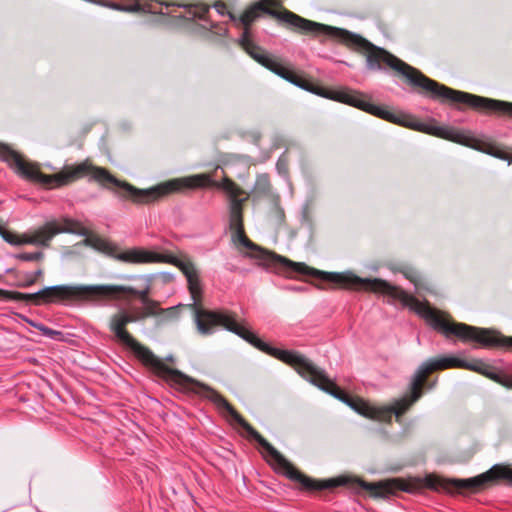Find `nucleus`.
I'll use <instances>...</instances> for the list:
<instances>
[{
  "label": "nucleus",
  "mask_w": 512,
  "mask_h": 512,
  "mask_svg": "<svg viewBox=\"0 0 512 512\" xmlns=\"http://www.w3.org/2000/svg\"><path fill=\"white\" fill-rule=\"evenodd\" d=\"M208 11H209V8H203L199 12H194L192 15V18L197 17L202 21H207V23L209 24L210 30L213 33H215L218 36H226L228 33V28L225 25L214 23V22L210 21L207 18Z\"/></svg>",
  "instance_id": "0eeeda50"
},
{
  "label": "nucleus",
  "mask_w": 512,
  "mask_h": 512,
  "mask_svg": "<svg viewBox=\"0 0 512 512\" xmlns=\"http://www.w3.org/2000/svg\"><path fill=\"white\" fill-rule=\"evenodd\" d=\"M3 230H4V229L0 226V234L2 233V231H3Z\"/></svg>",
  "instance_id": "aec40b11"
},
{
  "label": "nucleus",
  "mask_w": 512,
  "mask_h": 512,
  "mask_svg": "<svg viewBox=\"0 0 512 512\" xmlns=\"http://www.w3.org/2000/svg\"><path fill=\"white\" fill-rule=\"evenodd\" d=\"M250 344L258 350L273 356L292 366L303 378L308 380L322 391L347 404L357 413L382 422H391L392 417L400 422L401 416L422 396L421 388L429 390L436 386L437 378L432 382L426 381V376L436 370L462 368L483 374L490 379L497 380L499 373L495 372L481 360L466 361L459 356L444 355L439 358H430L423 362L412 375L409 383V394L397 399L391 406L374 407L359 398H353L342 391L326 374L324 369L317 367L308 358L300 353L281 350L263 341L254 332L250 331Z\"/></svg>",
  "instance_id": "f03ea898"
},
{
  "label": "nucleus",
  "mask_w": 512,
  "mask_h": 512,
  "mask_svg": "<svg viewBox=\"0 0 512 512\" xmlns=\"http://www.w3.org/2000/svg\"><path fill=\"white\" fill-rule=\"evenodd\" d=\"M33 327L39 329L43 335L53 338L55 335H59L60 332L55 331L41 323L29 322Z\"/></svg>",
  "instance_id": "9b49d317"
},
{
  "label": "nucleus",
  "mask_w": 512,
  "mask_h": 512,
  "mask_svg": "<svg viewBox=\"0 0 512 512\" xmlns=\"http://www.w3.org/2000/svg\"><path fill=\"white\" fill-rule=\"evenodd\" d=\"M496 157L498 158H501V159H506V156L504 155V153H497V154H494Z\"/></svg>",
  "instance_id": "dca6fc26"
},
{
  "label": "nucleus",
  "mask_w": 512,
  "mask_h": 512,
  "mask_svg": "<svg viewBox=\"0 0 512 512\" xmlns=\"http://www.w3.org/2000/svg\"><path fill=\"white\" fill-rule=\"evenodd\" d=\"M60 233H70L87 237L89 231L87 228L82 226L80 222L69 217H62L60 219L47 221L43 226L33 231L31 235L25 236L23 239H19L15 233L5 229L2 231L0 236L5 242L15 246L33 244L48 247L53 237ZM83 243L85 245H90L91 240L89 238H85Z\"/></svg>",
  "instance_id": "39448f33"
},
{
  "label": "nucleus",
  "mask_w": 512,
  "mask_h": 512,
  "mask_svg": "<svg viewBox=\"0 0 512 512\" xmlns=\"http://www.w3.org/2000/svg\"><path fill=\"white\" fill-rule=\"evenodd\" d=\"M93 172V179L105 184H111L121 191L125 197H129L136 203H152L170 193L182 189H194L204 187H214L223 190L229 198V227L232 232V240L235 244L242 246L250 251L248 256L274 264L281 268L288 276H310L320 281L337 285L345 289L365 290L380 293L399 301L404 306H414L416 312L422 316L426 322L436 330V309L429 303H420L415 297L408 294L402 288L394 286L389 282L374 278H361L351 272H324L308 267L304 263L293 262L283 256L269 252L257 244L253 243L246 235L243 226L242 203L245 199H240V188L230 179L224 177L223 181L213 180L205 174H197L184 178H176L160 183L148 189H138L134 186L122 182L111 175L106 169L100 167H91L86 162L76 166H67L62 171L46 175L37 169V183L51 187H61L68 185L77 179Z\"/></svg>",
  "instance_id": "f257e3e1"
},
{
  "label": "nucleus",
  "mask_w": 512,
  "mask_h": 512,
  "mask_svg": "<svg viewBox=\"0 0 512 512\" xmlns=\"http://www.w3.org/2000/svg\"><path fill=\"white\" fill-rule=\"evenodd\" d=\"M424 486L431 490H438L440 487V481L432 476H428L424 479Z\"/></svg>",
  "instance_id": "f8f14e48"
},
{
  "label": "nucleus",
  "mask_w": 512,
  "mask_h": 512,
  "mask_svg": "<svg viewBox=\"0 0 512 512\" xmlns=\"http://www.w3.org/2000/svg\"><path fill=\"white\" fill-rule=\"evenodd\" d=\"M35 278L27 275V277L18 284L19 287L27 288L35 284Z\"/></svg>",
  "instance_id": "ddd939ff"
},
{
  "label": "nucleus",
  "mask_w": 512,
  "mask_h": 512,
  "mask_svg": "<svg viewBox=\"0 0 512 512\" xmlns=\"http://www.w3.org/2000/svg\"><path fill=\"white\" fill-rule=\"evenodd\" d=\"M492 480L493 477L490 475L489 472H486L472 478L455 479L452 481V483L454 487L458 490H479L485 487V485L491 482Z\"/></svg>",
  "instance_id": "423d86ee"
},
{
  "label": "nucleus",
  "mask_w": 512,
  "mask_h": 512,
  "mask_svg": "<svg viewBox=\"0 0 512 512\" xmlns=\"http://www.w3.org/2000/svg\"><path fill=\"white\" fill-rule=\"evenodd\" d=\"M16 258L19 260H22V261H26V262H34V261H38V260L42 259L43 253L41 251H36V252H31V253L23 252V253L17 254Z\"/></svg>",
  "instance_id": "9d476101"
},
{
  "label": "nucleus",
  "mask_w": 512,
  "mask_h": 512,
  "mask_svg": "<svg viewBox=\"0 0 512 512\" xmlns=\"http://www.w3.org/2000/svg\"><path fill=\"white\" fill-rule=\"evenodd\" d=\"M236 42L255 61L297 87L313 92L325 98L354 106L389 122L396 123L416 131L441 137L453 142H457V130L441 127L433 123L419 122L416 119L402 113L395 114L384 107L377 106L366 101L363 95L356 91L350 89L327 90L320 87L316 88L313 83H310L306 79L297 75L294 71L288 69L283 64L270 57V55H268L264 50H262L253 42L251 37H248V31H243Z\"/></svg>",
  "instance_id": "20e7f679"
},
{
  "label": "nucleus",
  "mask_w": 512,
  "mask_h": 512,
  "mask_svg": "<svg viewBox=\"0 0 512 512\" xmlns=\"http://www.w3.org/2000/svg\"><path fill=\"white\" fill-rule=\"evenodd\" d=\"M276 169L278 173L284 177L285 179L288 178V158L286 153H283L276 163Z\"/></svg>",
  "instance_id": "1a4fd4ad"
},
{
  "label": "nucleus",
  "mask_w": 512,
  "mask_h": 512,
  "mask_svg": "<svg viewBox=\"0 0 512 512\" xmlns=\"http://www.w3.org/2000/svg\"><path fill=\"white\" fill-rule=\"evenodd\" d=\"M511 481H512V477H511Z\"/></svg>",
  "instance_id": "4be33fe9"
},
{
  "label": "nucleus",
  "mask_w": 512,
  "mask_h": 512,
  "mask_svg": "<svg viewBox=\"0 0 512 512\" xmlns=\"http://www.w3.org/2000/svg\"><path fill=\"white\" fill-rule=\"evenodd\" d=\"M459 354L460 355H465V351H461Z\"/></svg>",
  "instance_id": "6ab92c4d"
},
{
  "label": "nucleus",
  "mask_w": 512,
  "mask_h": 512,
  "mask_svg": "<svg viewBox=\"0 0 512 512\" xmlns=\"http://www.w3.org/2000/svg\"><path fill=\"white\" fill-rule=\"evenodd\" d=\"M279 5L277 0H258L249 6L241 15L237 16L229 12L228 16L236 27H242L243 31H248V37H251L250 26L259 18L260 13L268 14L302 32L326 34L355 50L368 52L366 57V66L368 69L382 70L383 64H385L403 76L409 85L420 88L423 92L428 93L431 98L451 101V88L428 78L418 69L410 66L386 50L376 47L360 35L343 28L305 19L289 10L278 12L271 9V7Z\"/></svg>",
  "instance_id": "7ed1b4c3"
},
{
  "label": "nucleus",
  "mask_w": 512,
  "mask_h": 512,
  "mask_svg": "<svg viewBox=\"0 0 512 512\" xmlns=\"http://www.w3.org/2000/svg\"><path fill=\"white\" fill-rule=\"evenodd\" d=\"M406 277H407V278H410L412 281H414L413 276H411L410 274H407V273H406Z\"/></svg>",
  "instance_id": "a211bd4d"
},
{
  "label": "nucleus",
  "mask_w": 512,
  "mask_h": 512,
  "mask_svg": "<svg viewBox=\"0 0 512 512\" xmlns=\"http://www.w3.org/2000/svg\"><path fill=\"white\" fill-rule=\"evenodd\" d=\"M341 477H347L346 475H342Z\"/></svg>",
  "instance_id": "412c9836"
},
{
  "label": "nucleus",
  "mask_w": 512,
  "mask_h": 512,
  "mask_svg": "<svg viewBox=\"0 0 512 512\" xmlns=\"http://www.w3.org/2000/svg\"><path fill=\"white\" fill-rule=\"evenodd\" d=\"M277 212L279 214V218L282 219L284 216V212L281 209H277Z\"/></svg>",
  "instance_id": "f3484780"
},
{
  "label": "nucleus",
  "mask_w": 512,
  "mask_h": 512,
  "mask_svg": "<svg viewBox=\"0 0 512 512\" xmlns=\"http://www.w3.org/2000/svg\"><path fill=\"white\" fill-rule=\"evenodd\" d=\"M214 7L216 8L217 12L220 14V15H225L229 13V11H227V7L225 4L223 3H217L214 5Z\"/></svg>",
  "instance_id": "4468645a"
},
{
  "label": "nucleus",
  "mask_w": 512,
  "mask_h": 512,
  "mask_svg": "<svg viewBox=\"0 0 512 512\" xmlns=\"http://www.w3.org/2000/svg\"><path fill=\"white\" fill-rule=\"evenodd\" d=\"M254 190L256 193H258L260 195H266L269 193L270 180H269V176L267 174L258 175L256 182H255Z\"/></svg>",
  "instance_id": "6e6552de"
},
{
  "label": "nucleus",
  "mask_w": 512,
  "mask_h": 512,
  "mask_svg": "<svg viewBox=\"0 0 512 512\" xmlns=\"http://www.w3.org/2000/svg\"><path fill=\"white\" fill-rule=\"evenodd\" d=\"M42 275H43V270H42V269H38L37 271H35V272L33 273V275H30V276H31V277H33V278H35V280H36L38 277H40V276H42Z\"/></svg>",
  "instance_id": "2eb2a0df"
}]
</instances>
